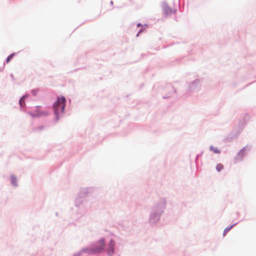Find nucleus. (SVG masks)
Instances as JSON below:
<instances>
[{
  "instance_id": "obj_9",
  "label": "nucleus",
  "mask_w": 256,
  "mask_h": 256,
  "mask_svg": "<svg viewBox=\"0 0 256 256\" xmlns=\"http://www.w3.org/2000/svg\"><path fill=\"white\" fill-rule=\"evenodd\" d=\"M114 242L113 240H111L110 242V246L112 248L113 246H114Z\"/></svg>"
},
{
  "instance_id": "obj_5",
  "label": "nucleus",
  "mask_w": 256,
  "mask_h": 256,
  "mask_svg": "<svg viewBox=\"0 0 256 256\" xmlns=\"http://www.w3.org/2000/svg\"><path fill=\"white\" fill-rule=\"evenodd\" d=\"M234 225H232V226H231L230 227H227L226 228L224 231V234H223V235L224 236H225V235L234 226Z\"/></svg>"
},
{
  "instance_id": "obj_6",
  "label": "nucleus",
  "mask_w": 256,
  "mask_h": 256,
  "mask_svg": "<svg viewBox=\"0 0 256 256\" xmlns=\"http://www.w3.org/2000/svg\"><path fill=\"white\" fill-rule=\"evenodd\" d=\"M14 54H12L10 55L7 59H6V62L8 63L13 58L14 56Z\"/></svg>"
},
{
  "instance_id": "obj_10",
  "label": "nucleus",
  "mask_w": 256,
  "mask_h": 256,
  "mask_svg": "<svg viewBox=\"0 0 256 256\" xmlns=\"http://www.w3.org/2000/svg\"><path fill=\"white\" fill-rule=\"evenodd\" d=\"M40 115H42V114H36V115H33V116H40Z\"/></svg>"
},
{
  "instance_id": "obj_3",
  "label": "nucleus",
  "mask_w": 256,
  "mask_h": 256,
  "mask_svg": "<svg viewBox=\"0 0 256 256\" xmlns=\"http://www.w3.org/2000/svg\"><path fill=\"white\" fill-rule=\"evenodd\" d=\"M210 148L211 150H212L216 154H220V150L217 148L211 146Z\"/></svg>"
},
{
  "instance_id": "obj_8",
  "label": "nucleus",
  "mask_w": 256,
  "mask_h": 256,
  "mask_svg": "<svg viewBox=\"0 0 256 256\" xmlns=\"http://www.w3.org/2000/svg\"><path fill=\"white\" fill-rule=\"evenodd\" d=\"M20 106H23V104L24 105V100H23V98H21L20 100Z\"/></svg>"
},
{
  "instance_id": "obj_11",
  "label": "nucleus",
  "mask_w": 256,
  "mask_h": 256,
  "mask_svg": "<svg viewBox=\"0 0 256 256\" xmlns=\"http://www.w3.org/2000/svg\"><path fill=\"white\" fill-rule=\"evenodd\" d=\"M140 26V24H138V26Z\"/></svg>"
},
{
  "instance_id": "obj_1",
  "label": "nucleus",
  "mask_w": 256,
  "mask_h": 256,
  "mask_svg": "<svg viewBox=\"0 0 256 256\" xmlns=\"http://www.w3.org/2000/svg\"><path fill=\"white\" fill-rule=\"evenodd\" d=\"M66 102V98L62 96L58 98L57 100L54 102L53 107L54 113L58 116L59 114L64 112Z\"/></svg>"
},
{
  "instance_id": "obj_4",
  "label": "nucleus",
  "mask_w": 256,
  "mask_h": 256,
  "mask_svg": "<svg viewBox=\"0 0 256 256\" xmlns=\"http://www.w3.org/2000/svg\"><path fill=\"white\" fill-rule=\"evenodd\" d=\"M223 168H224V166L221 164H218L216 166V170L218 172H220Z\"/></svg>"
},
{
  "instance_id": "obj_2",
  "label": "nucleus",
  "mask_w": 256,
  "mask_h": 256,
  "mask_svg": "<svg viewBox=\"0 0 256 256\" xmlns=\"http://www.w3.org/2000/svg\"><path fill=\"white\" fill-rule=\"evenodd\" d=\"M104 247V240H100L96 246V248L92 250V253H96L101 252Z\"/></svg>"
},
{
  "instance_id": "obj_7",
  "label": "nucleus",
  "mask_w": 256,
  "mask_h": 256,
  "mask_svg": "<svg viewBox=\"0 0 256 256\" xmlns=\"http://www.w3.org/2000/svg\"><path fill=\"white\" fill-rule=\"evenodd\" d=\"M11 180H12V184H14V186H16V178L14 176H12Z\"/></svg>"
}]
</instances>
